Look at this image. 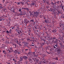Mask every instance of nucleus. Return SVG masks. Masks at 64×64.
Instances as JSON below:
<instances>
[{
	"instance_id": "nucleus-48",
	"label": "nucleus",
	"mask_w": 64,
	"mask_h": 64,
	"mask_svg": "<svg viewBox=\"0 0 64 64\" xmlns=\"http://www.w3.org/2000/svg\"><path fill=\"white\" fill-rule=\"evenodd\" d=\"M28 59L29 60H30V61H32V59L30 58H29Z\"/></svg>"
},
{
	"instance_id": "nucleus-3",
	"label": "nucleus",
	"mask_w": 64,
	"mask_h": 64,
	"mask_svg": "<svg viewBox=\"0 0 64 64\" xmlns=\"http://www.w3.org/2000/svg\"><path fill=\"white\" fill-rule=\"evenodd\" d=\"M14 52L16 53H18V54H20V52L19 50H15V51H14Z\"/></svg>"
},
{
	"instance_id": "nucleus-11",
	"label": "nucleus",
	"mask_w": 64,
	"mask_h": 64,
	"mask_svg": "<svg viewBox=\"0 0 64 64\" xmlns=\"http://www.w3.org/2000/svg\"><path fill=\"white\" fill-rule=\"evenodd\" d=\"M46 52L47 53H48V54H49V52H47V50H48V48H47V47H46Z\"/></svg>"
},
{
	"instance_id": "nucleus-10",
	"label": "nucleus",
	"mask_w": 64,
	"mask_h": 64,
	"mask_svg": "<svg viewBox=\"0 0 64 64\" xmlns=\"http://www.w3.org/2000/svg\"><path fill=\"white\" fill-rule=\"evenodd\" d=\"M44 22H45L46 23V24H48V20H44Z\"/></svg>"
},
{
	"instance_id": "nucleus-25",
	"label": "nucleus",
	"mask_w": 64,
	"mask_h": 64,
	"mask_svg": "<svg viewBox=\"0 0 64 64\" xmlns=\"http://www.w3.org/2000/svg\"><path fill=\"white\" fill-rule=\"evenodd\" d=\"M34 29H37V26H34Z\"/></svg>"
},
{
	"instance_id": "nucleus-5",
	"label": "nucleus",
	"mask_w": 64,
	"mask_h": 64,
	"mask_svg": "<svg viewBox=\"0 0 64 64\" xmlns=\"http://www.w3.org/2000/svg\"><path fill=\"white\" fill-rule=\"evenodd\" d=\"M12 48H10V50L9 49H8V50H7V51H8L9 53H10L12 52Z\"/></svg>"
},
{
	"instance_id": "nucleus-29",
	"label": "nucleus",
	"mask_w": 64,
	"mask_h": 64,
	"mask_svg": "<svg viewBox=\"0 0 64 64\" xmlns=\"http://www.w3.org/2000/svg\"><path fill=\"white\" fill-rule=\"evenodd\" d=\"M24 23H27V20H24Z\"/></svg>"
},
{
	"instance_id": "nucleus-58",
	"label": "nucleus",
	"mask_w": 64,
	"mask_h": 64,
	"mask_svg": "<svg viewBox=\"0 0 64 64\" xmlns=\"http://www.w3.org/2000/svg\"><path fill=\"white\" fill-rule=\"evenodd\" d=\"M7 43L8 44H9V41H7Z\"/></svg>"
},
{
	"instance_id": "nucleus-4",
	"label": "nucleus",
	"mask_w": 64,
	"mask_h": 64,
	"mask_svg": "<svg viewBox=\"0 0 64 64\" xmlns=\"http://www.w3.org/2000/svg\"><path fill=\"white\" fill-rule=\"evenodd\" d=\"M41 41H44V42L46 43V38H41Z\"/></svg>"
},
{
	"instance_id": "nucleus-41",
	"label": "nucleus",
	"mask_w": 64,
	"mask_h": 64,
	"mask_svg": "<svg viewBox=\"0 0 64 64\" xmlns=\"http://www.w3.org/2000/svg\"><path fill=\"white\" fill-rule=\"evenodd\" d=\"M37 44L38 45H40V43L39 42H38L37 43Z\"/></svg>"
},
{
	"instance_id": "nucleus-32",
	"label": "nucleus",
	"mask_w": 64,
	"mask_h": 64,
	"mask_svg": "<svg viewBox=\"0 0 64 64\" xmlns=\"http://www.w3.org/2000/svg\"><path fill=\"white\" fill-rule=\"evenodd\" d=\"M55 59L56 60H58V58L57 57H56V58H55Z\"/></svg>"
},
{
	"instance_id": "nucleus-12",
	"label": "nucleus",
	"mask_w": 64,
	"mask_h": 64,
	"mask_svg": "<svg viewBox=\"0 0 64 64\" xmlns=\"http://www.w3.org/2000/svg\"><path fill=\"white\" fill-rule=\"evenodd\" d=\"M30 46L32 47V46H35V45L34 44V43H32V44L30 45Z\"/></svg>"
},
{
	"instance_id": "nucleus-7",
	"label": "nucleus",
	"mask_w": 64,
	"mask_h": 64,
	"mask_svg": "<svg viewBox=\"0 0 64 64\" xmlns=\"http://www.w3.org/2000/svg\"><path fill=\"white\" fill-rule=\"evenodd\" d=\"M61 50L60 49H58V50L57 51V52L58 54H60V53H61Z\"/></svg>"
},
{
	"instance_id": "nucleus-20",
	"label": "nucleus",
	"mask_w": 64,
	"mask_h": 64,
	"mask_svg": "<svg viewBox=\"0 0 64 64\" xmlns=\"http://www.w3.org/2000/svg\"><path fill=\"white\" fill-rule=\"evenodd\" d=\"M34 20H33V19H32V20H30V22H34Z\"/></svg>"
},
{
	"instance_id": "nucleus-30",
	"label": "nucleus",
	"mask_w": 64,
	"mask_h": 64,
	"mask_svg": "<svg viewBox=\"0 0 64 64\" xmlns=\"http://www.w3.org/2000/svg\"><path fill=\"white\" fill-rule=\"evenodd\" d=\"M60 45L61 46H63V45L62 44V43H60Z\"/></svg>"
},
{
	"instance_id": "nucleus-62",
	"label": "nucleus",
	"mask_w": 64,
	"mask_h": 64,
	"mask_svg": "<svg viewBox=\"0 0 64 64\" xmlns=\"http://www.w3.org/2000/svg\"><path fill=\"white\" fill-rule=\"evenodd\" d=\"M50 51H52V48H50Z\"/></svg>"
},
{
	"instance_id": "nucleus-59",
	"label": "nucleus",
	"mask_w": 64,
	"mask_h": 64,
	"mask_svg": "<svg viewBox=\"0 0 64 64\" xmlns=\"http://www.w3.org/2000/svg\"><path fill=\"white\" fill-rule=\"evenodd\" d=\"M31 54V52H28V54H29L30 55V54Z\"/></svg>"
},
{
	"instance_id": "nucleus-34",
	"label": "nucleus",
	"mask_w": 64,
	"mask_h": 64,
	"mask_svg": "<svg viewBox=\"0 0 64 64\" xmlns=\"http://www.w3.org/2000/svg\"><path fill=\"white\" fill-rule=\"evenodd\" d=\"M27 40H28V41H32V40H30V39L29 38H28L27 39Z\"/></svg>"
},
{
	"instance_id": "nucleus-18",
	"label": "nucleus",
	"mask_w": 64,
	"mask_h": 64,
	"mask_svg": "<svg viewBox=\"0 0 64 64\" xmlns=\"http://www.w3.org/2000/svg\"><path fill=\"white\" fill-rule=\"evenodd\" d=\"M15 35L16 36H18V35H19V34H18L17 33V32H16V33L15 34Z\"/></svg>"
},
{
	"instance_id": "nucleus-27",
	"label": "nucleus",
	"mask_w": 64,
	"mask_h": 64,
	"mask_svg": "<svg viewBox=\"0 0 64 64\" xmlns=\"http://www.w3.org/2000/svg\"><path fill=\"white\" fill-rule=\"evenodd\" d=\"M3 18H1L0 19V21H2V20H3Z\"/></svg>"
},
{
	"instance_id": "nucleus-22",
	"label": "nucleus",
	"mask_w": 64,
	"mask_h": 64,
	"mask_svg": "<svg viewBox=\"0 0 64 64\" xmlns=\"http://www.w3.org/2000/svg\"><path fill=\"white\" fill-rule=\"evenodd\" d=\"M12 60H13V61H14V62H17V61H16V60H15V59L14 58Z\"/></svg>"
},
{
	"instance_id": "nucleus-46",
	"label": "nucleus",
	"mask_w": 64,
	"mask_h": 64,
	"mask_svg": "<svg viewBox=\"0 0 64 64\" xmlns=\"http://www.w3.org/2000/svg\"><path fill=\"white\" fill-rule=\"evenodd\" d=\"M6 32L8 33H9V32L8 30H7Z\"/></svg>"
},
{
	"instance_id": "nucleus-51",
	"label": "nucleus",
	"mask_w": 64,
	"mask_h": 64,
	"mask_svg": "<svg viewBox=\"0 0 64 64\" xmlns=\"http://www.w3.org/2000/svg\"><path fill=\"white\" fill-rule=\"evenodd\" d=\"M55 30H52V32H55Z\"/></svg>"
},
{
	"instance_id": "nucleus-23",
	"label": "nucleus",
	"mask_w": 64,
	"mask_h": 64,
	"mask_svg": "<svg viewBox=\"0 0 64 64\" xmlns=\"http://www.w3.org/2000/svg\"><path fill=\"white\" fill-rule=\"evenodd\" d=\"M25 9H26V10H27L28 11H29V9L28 8H26Z\"/></svg>"
},
{
	"instance_id": "nucleus-14",
	"label": "nucleus",
	"mask_w": 64,
	"mask_h": 64,
	"mask_svg": "<svg viewBox=\"0 0 64 64\" xmlns=\"http://www.w3.org/2000/svg\"><path fill=\"white\" fill-rule=\"evenodd\" d=\"M46 42H44V43H43V42H41V45L42 46H43L45 44Z\"/></svg>"
},
{
	"instance_id": "nucleus-21",
	"label": "nucleus",
	"mask_w": 64,
	"mask_h": 64,
	"mask_svg": "<svg viewBox=\"0 0 64 64\" xmlns=\"http://www.w3.org/2000/svg\"><path fill=\"white\" fill-rule=\"evenodd\" d=\"M64 8V6H62V10H64V8Z\"/></svg>"
},
{
	"instance_id": "nucleus-37",
	"label": "nucleus",
	"mask_w": 64,
	"mask_h": 64,
	"mask_svg": "<svg viewBox=\"0 0 64 64\" xmlns=\"http://www.w3.org/2000/svg\"><path fill=\"white\" fill-rule=\"evenodd\" d=\"M0 9H3V7L2 6H0Z\"/></svg>"
},
{
	"instance_id": "nucleus-24",
	"label": "nucleus",
	"mask_w": 64,
	"mask_h": 64,
	"mask_svg": "<svg viewBox=\"0 0 64 64\" xmlns=\"http://www.w3.org/2000/svg\"><path fill=\"white\" fill-rule=\"evenodd\" d=\"M12 31V29H10V31H9V32L10 33H11V31Z\"/></svg>"
},
{
	"instance_id": "nucleus-55",
	"label": "nucleus",
	"mask_w": 64,
	"mask_h": 64,
	"mask_svg": "<svg viewBox=\"0 0 64 64\" xmlns=\"http://www.w3.org/2000/svg\"><path fill=\"white\" fill-rule=\"evenodd\" d=\"M53 47L54 48V49H55L56 48V47L55 46H53Z\"/></svg>"
},
{
	"instance_id": "nucleus-9",
	"label": "nucleus",
	"mask_w": 64,
	"mask_h": 64,
	"mask_svg": "<svg viewBox=\"0 0 64 64\" xmlns=\"http://www.w3.org/2000/svg\"><path fill=\"white\" fill-rule=\"evenodd\" d=\"M51 39L52 40H55L56 39V38L55 37H54L53 38H51Z\"/></svg>"
},
{
	"instance_id": "nucleus-63",
	"label": "nucleus",
	"mask_w": 64,
	"mask_h": 64,
	"mask_svg": "<svg viewBox=\"0 0 64 64\" xmlns=\"http://www.w3.org/2000/svg\"><path fill=\"white\" fill-rule=\"evenodd\" d=\"M12 30H13V29H14V27H12Z\"/></svg>"
},
{
	"instance_id": "nucleus-17",
	"label": "nucleus",
	"mask_w": 64,
	"mask_h": 64,
	"mask_svg": "<svg viewBox=\"0 0 64 64\" xmlns=\"http://www.w3.org/2000/svg\"><path fill=\"white\" fill-rule=\"evenodd\" d=\"M12 44L13 45H14V47H16V46H17V45L16 44Z\"/></svg>"
},
{
	"instance_id": "nucleus-56",
	"label": "nucleus",
	"mask_w": 64,
	"mask_h": 64,
	"mask_svg": "<svg viewBox=\"0 0 64 64\" xmlns=\"http://www.w3.org/2000/svg\"><path fill=\"white\" fill-rule=\"evenodd\" d=\"M21 8H20L19 10V12H21Z\"/></svg>"
},
{
	"instance_id": "nucleus-1",
	"label": "nucleus",
	"mask_w": 64,
	"mask_h": 64,
	"mask_svg": "<svg viewBox=\"0 0 64 64\" xmlns=\"http://www.w3.org/2000/svg\"><path fill=\"white\" fill-rule=\"evenodd\" d=\"M18 26H18L16 27V29H15V31L18 34V35H20L22 33V32H21V30H20V28L18 27Z\"/></svg>"
},
{
	"instance_id": "nucleus-31",
	"label": "nucleus",
	"mask_w": 64,
	"mask_h": 64,
	"mask_svg": "<svg viewBox=\"0 0 64 64\" xmlns=\"http://www.w3.org/2000/svg\"><path fill=\"white\" fill-rule=\"evenodd\" d=\"M58 14H60V12H61L60 11H58Z\"/></svg>"
},
{
	"instance_id": "nucleus-35",
	"label": "nucleus",
	"mask_w": 64,
	"mask_h": 64,
	"mask_svg": "<svg viewBox=\"0 0 64 64\" xmlns=\"http://www.w3.org/2000/svg\"><path fill=\"white\" fill-rule=\"evenodd\" d=\"M18 42H19V41L18 40H16V42L17 44H19V43H18Z\"/></svg>"
},
{
	"instance_id": "nucleus-2",
	"label": "nucleus",
	"mask_w": 64,
	"mask_h": 64,
	"mask_svg": "<svg viewBox=\"0 0 64 64\" xmlns=\"http://www.w3.org/2000/svg\"><path fill=\"white\" fill-rule=\"evenodd\" d=\"M39 14V12H34L33 14H32V16H34L35 17H38V14Z\"/></svg>"
},
{
	"instance_id": "nucleus-39",
	"label": "nucleus",
	"mask_w": 64,
	"mask_h": 64,
	"mask_svg": "<svg viewBox=\"0 0 64 64\" xmlns=\"http://www.w3.org/2000/svg\"><path fill=\"white\" fill-rule=\"evenodd\" d=\"M60 3H61V4H60L61 6H63V4H62V2H61V1H60Z\"/></svg>"
},
{
	"instance_id": "nucleus-38",
	"label": "nucleus",
	"mask_w": 64,
	"mask_h": 64,
	"mask_svg": "<svg viewBox=\"0 0 64 64\" xmlns=\"http://www.w3.org/2000/svg\"><path fill=\"white\" fill-rule=\"evenodd\" d=\"M46 42L45 44H46V45H48L49 44L47 42Z\"/></svg>"
},
{
	"instance_id": "nucleus-44",
	"label": "nucleus",
	"mask_w": 64,
	"mask_h": 64,
	"mask_svg": "<svg viewBox=\"0 0 64 64\" xmlns=\"http://www.w3.org/2000/svg\"><path fill=\"white\" fill-rule=\"evenodd\" d=\"M26 4L28 5H29V4L28 3V2H26Z\"/></svg>"
},
{
	"instance_id": "nucleus-49",
	"label": "nucleus",
	"mask_w": 64,
	"mask_h": 64,
	"mask_svg": "<svg viewBox=\"0 0 64 64\" xmlns=\"http://www.w3.org/2000/svg\"><path fill=\"white\" fill-rule=\"evenodd\" d=\"M53 8H50V10L52 11H53Z\"/></svg>"
},
{
	"instance_id": "nucleus-52",
	"label": "nucleus",
	"mask_w": 64,
	"mask_h": 64,
	"mask_svg": "<svg viewBox=\"0 0 64 64\" xmlns=\"http://www.w3.org/2000/svg\"><path fill=\"white\" fill-rule=\"evenodd\" d=\"M57 4H59L60 3V2H59V1H58V2H57Z\"/></svg>"
},
{
	"instance_id": "nucleus-60",
	"label": "nucleus",
	"mask_w": 64,
	"mask_h": 64,
	"mask_svg": "<svg viewBox=\"0 0 64 64\" xmlns=\"http://www.w3.org/2000/svg\"><path fill=\"white\" fill-rule=\"evenodd\" d=\"M19 45L20 46H21V44H19Z\"/></svg>"
},
{
	"instance_id": "nucleus-19",
	"label": "nucleus",
	"mask_w": 64,
	"mask_h": 64,
	"mask_svg": "<svg viewBox=\"0 0 64 64\" xmlns=\"http://www.w3.org/2000/svg\"><path fill=\"white\" fill-rule=\"evenodd\" d=\"M47 48H48V50H50V46H47Z\"/></svg>"
},
{
	"instance_id": "nucleus-40",
	"label": "nucleus",
	"mask_w": 64,
	"mask_h": 64,
	"mask_svg": "<svg viewBox=\"0 0 64 64\" xmlns=\"http://www.w3.org/2000/svg\"><path fill=\"white\" fill-rule=\"evenodd\" d=\"M5 0H3V4H2V5H3V4H4V1H5Z\"/></svg>"
},
{
	"instance_id": "nucleus-42",
	"label": "nucleus",
	"mask_w": 64,
	"mask_h": 64,
	"mask_svg": "<svg viewBox=\"0 0 64 64\" xmlns=\"http://www.w3.org/2000/svg\"><path fill=\"white\" fill-rule=\"evenodd\" d=\"M56 40L57 41H58L59 42H60V40H59L58 39H56Z\"/></svg>"
},
{
	"instance_id": "nucleus-33",
	"label": "nucleus",
	"mask_w": 64,
	"mask_h": 64,
	"mask_svg": "<svg viewBox=\"0 0 64 64\" xmlns=\"http://www.w3.org/2000/svg\"><path fill=\"white\" fill-rule=\"evenodd\" d=\"M34 57H37V55H35V54H34Z\"/></svg>"
},
{
	"instance_id": "nucleus-53",
	"label": "nucleus",
	"mask_w": 64,
	"mask_h": 64,
	"mask_svg": "<svg viewBox=\"0 0 64 64\" xmlns=\"http://www.w3.org/2000/svg\"><path fill=\"white\" fill-rule=\"evenodd\" d=\"M25 51H28V49H26V50H25Z\"/></svg>"
},
{
	"instance_id": "nucleus-64",
	"label": "nucleus",
	"mask_w": 64,
	"mask_h": 64,
	"mask_svg": "<svg viewBox=\"0 0 64 64\" xmlns=\"http://www.w3.org/2000/svg\"><path fill=\"white\" fill-rule=\"evenodd\" d=\"M34 41L35 42H37V41H36V40H34Z\"/></svg>"
},
{
	"instance_id": "nucleus-15",
	"label": "nucleus",
	"mask_w": 64,
	"mask_h": 64,
	"mask_svg": "<svg viewBox=\"0 0 64 64\" xmlns=\"http://www.w3.org/2000/svg\"><path fill=\"white\" fill-rule=\"evenodd\" d=\"M3 53H4V54H5V55H6V51H5V50H3Z\"/></svg>"
},
{
	"instance_id": "nucleus-50",
	"label": "nucleus",
	"mask_w": 64,
	"mask_h": 64,
	"mask_svg": "<svg viewBox=\"0 0 64 64\" xmlns=\"http://www.w3.org/2000/svg\"><path fill=\"white\" fill-rule=\"evenodd\" d=\"M0 6H3V5L1 4H0Z\"/></svg>"
},
{
	"instance_id": "nucleus-8",
	"label": "nucleus",
	"mask_w": 64,
	"mask_h": 64,
	"mask_svg": "<svg viewBox=\"0 0 64 64\" xmlns=\"http://www.w3.org/2000/svg\"><path fill=\"white\" fill-rule=\"evenodd\" d=\"M30 45H28V44L26 45V46L28 47V49H29L30 48H31Z\"/></svg>"
},
{
	"instance_id": "nucleus-54",
	"label": "nucleus",
	"mask_w": 64,
	"mask_h": 64,
	"mask_svg": "<svg viewBox=\"0 0 64 64\" xmlns=\"http://www.w3.org/2000/svg\"><path fill=\"white\" fill-rule=\"evenodd\" d=\"M46 3L47 4H49V2H46Z\"/></svg>"
},
{
	"instance_id": "nucleus-16",
	"label": "nucleus",
	"mask_w": 64,
	"mask_h": 64,
	"mask_svg": "<svg viewBox=\"0 0 64 64\" xmlns=\"http://www.w3.org/2000/svg\"><path fill=\"white\" fill-rule=\"evenodd\" d=\"M6 10H7V9L5 8H4L2 9V10L4 11V12H5L6 10Z\"/></svg>"
},
{
	"instance_id": "nucleus-61",
	"label": "nucleus",
	"mask_w": 64,
	"mask_h": 64,
	"mask_svg": "<svg viewBox=\"0 0 64 64\" xmlns=\"http://www.w3.org/2000/svg\"><path fill=\"white\" fill-rule=\"evenodd\" d=\"M43 63H46V62H45V61H44L43 62Z\"/></svg>"
},
{
	"instance_id": "nucleus-13",
	"label": "nucleus",
	"mask_w": 64,
	"mask_h": 64,
	"mask_svg": "<svg viewBox=\"0 0 64 64\" xmlns=\"http://www.w3.org/2000/svg\"><path fill=\"white\" fill-rule=\"evenodd\" d=\"M32 56H34V55L35 54V52L32 53Z\"/></svg>"
},
{
	"instance_id": "nucleus-57",
	"label": "nucleus",
	"mask_w": 64,
	"mask_h": 64,
	"mask_svg": "<svg viewBox=\"0 0 64 64\" xmlns=\"http://www.w3.org/2000/svg\"><path fill=\"white\" fill-rule=\"evenodd\" d=\"M20 15H22L23 14H22L20 13Z\"/></svg>"
},
{
	"instance_id": "nucleus-43",
	"label": "nucleus",
	"mask_w": 64,
	"mask_h": 64,
	"mask_svg": "<svg viewBox=\"0 0 64 64\" xmlns=\"http://www.w3.org/2000/svg\"><path fill=\"white\" fill-rule=\"evenodd\" d=\"M22 9H23V10H26V9L25 8H24V7L22 8Z\"/></svg>"
},
{
	"instance_id": "nucleus-26",
	"label": "nucleus",
	"mask_w": 64,
	"mask_h": 64,
	"mask_svg": "<svg viewBox=\"0 0 64 64\" xmlns=\"http://www.w3.org/2000/svg\"><path fill=\"white\" fill-rule=\"evenodd\" d=\"M21 4H22V5H24V2H21Z\"/></svg>"
},
{
	"instance_id": "nucleus-36",
	"label": "nucleus",
	"mask_w": 64,
	"mask_h": 64,
	"mask_svg": "<svg viewBox=\"0 0 64 64\" xmlns=\"http://www.w3.org/2000/svg\"><path fill=\"white\" fill-rule=\"evenodd\" d=\"M33 14H32V13H30V16H32V15H33Z\"/></svg>"
},
{
	"instance_id": "nucleus-28",
	"label": "nucleus",
	"mask_w": 64,
	"mask_h": 64,
	"mask_svg": "<svg viewBox=\"0 0 64 64\" xmlns=\"http://www.w3.org/2000/svg\"><path fill=\"white\" fill-rule=\"evenodd\" d=\"M22 58H20V61H22Z\"/></svg>"
},
{
	"instance_id": "nucleus-45",
	"label": "nucleus",
	"mask_w": 64,
	"mask_h": 64,
	"mask_svg": "<svg viewBox=\"0 0 64 64\" xmlns=\"http://www.w3.org/2000/svg\"><path fill=\"white\" fill-rule=\"evenodd\" d=\"M20 5V2H18V3L17 5Z\"/></svg>"
},
{
	"instance_id": "nucleus-6",
	"label": "nucleus",
	"mask_w": 64,
	"mask_h": 64,
	"mask_svg": "<svg viewBox=\"0 0 64 64\" xmlns=\"http://www.w3.org/2000/svg\"><path fill=\"white\" fill-rule=\"evenodd\" d=\"M22 58L24 59V60H27V59H28V57L26 56H23L22 57Z\"/></svg>"
},
{
	"instance_id": "nucleus-47",
	"label": "nucleus",
	"mask_w": 64,
	"mask_h": 64,
	"mask_svg": "<svg viewBox=\"0 0 64 64\" xmlns=\"http://www.w3.org/2000/svg\"><path fill=\"white\" fill-rule=\"evenodd\" d=\"M51 4L52 5H54V3L53 2H52Z\"/></svg>"
}]
</instances>
